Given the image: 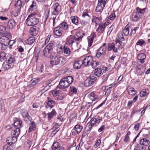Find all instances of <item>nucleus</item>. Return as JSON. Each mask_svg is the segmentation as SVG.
Returning a JSON list of instances; mask_svg holds the SVG:
<instances>
[{
    "instance_id": "obj_36",
    "label": "nucleus",
    "mask_w": 150,
    "mask_h": 150,
    "mask_svg": "<svg viewBox=\"0 0 150 150\" xmlns=\"http://www.w3.org/2000/svg\"><path fill=\"white\" fill-rule=\"evenodd\" d=\"M108 76L109 75L108 74H105L101 77V84H104L106 82Z\"/></svg>"
},
{
    "instance_id": "obj_64",
    "label": "nucleus",
    "mask_w": 150,
    "mask_h": 150,
    "mask_svg": "<svg viewBox=\"0 0 150 150\" xmlns=\"http://www.w3.org/2000/svg\"><path fill=\"white\" fill-rule=\"evenodd\" d=\"M17 137H12L11 138V142H10V144H11L12 145L13 144H14L16 142V138Z\"/></svg>"
},
{
    "instance_id": "obj_16",
    "label": "nucleus",
    "mask_w": 150,
    "mask_h": 150,
    "mask_svg": "<svg viewBox=\"0 0 150 150\" xmlns=\"http://www.w3.org/2000/svg\"><path fill=\"white\" fill-rule=\"evenodd\" d=\"M96 34L95 32L92 33L91 35L88 37V45L90 47L92 45L94 38L96 37Z\"/></svg>"
},
{
    "instance_id": "obj_15",
    "label": "nucleus",
    "mask_w": 150,
    "mask_h": 150,
    "mask_svg": "<svg viewBox=\"0 0 150 150\" xmlns=\"http://www.w3.org/2000/svg\"><path fill=\"white\" fill-rule=\"evenodd\" d=\"M146 58V55L144 53L139 54L137 56L138 62L141 63H144L145 62V59Z\"/></svg>"
},
{
    "instance_id": "obj_50",
    "label": "nucleus",
    "mask_w": 150,
    "mask_h": 150,
    "mask_svg": "<svg viewBox=\"0 0 150 150\" xmlns=\"http://www.w3.org/2000/svg\"><path fill=\"white\" fill-rule=\"evenodd\" d=\"M82 16L85 19L88 18V17L90 18L89 15L88 14L87 11H85L83 12L82 15Z\"/></svg>"
},
{
    "instance_id": "obj_24",
    "label": "nucleus",
    "mask_w": 150,
    "mask_h": 150,
    "mask_svg": "<svg viewBox=\"0 0 150 150\" xmlns=\"http://www.w3.org/2000/svg\"><path fill=\"white\" fill-rule=\"evenodd\" d=\"M106 27V25L105 23L103 24H100L99 25L98 28L96 30V31L99 33H102Z\"/></svg>"
},
{
    "instance_id": "obj_52",
    "label": "nucleus",
    "mask_w": 150,
    "mask_h": 150,
    "mask_svg": "<svg viewBox=\"0 0 150 150\" xmlns=\"http://www.w3.org/2000/svg\"><path fill=\"white\" fill-rule=\"evenodd\" d=\"M145 71V69L144 68L138 69L137 70V72L138 74L139 75H141L143 74Z\"/></svg>"
},
{
    "instance_id": "obj_33",
    "label": "nucleus",
    "mask_w": 150,
    "mask_h": 150,
    "mask_svg": "<svg viewBox=\"0 0 150 150\" xmlns=\"http://www.w3.org/2000/svg\"><path fill=\"white\" fill-rule=\"evenodd\" d=\"M83 127L81 126L77 125L74 127L73 130H76L77 134L79 133L82 131Z\"/></svg>"
},
{
    "instance_id": "obj_1",
    "label": "nucleus",
    "mask_w": 150,
    "mask_h": 150,
    "mask_svg": "<svg viewBox=\"0 0 150 150\" xmlns=\"http://www.w3.org/2000/svg\"><path fill=\"white\" fill-rule=\"evenodd\" d=\"M73 78L71 76H68L62 79L60 81L59 85L57 87L58 88L64 89L68 87L73 81Z\"/></svg>"
},
{
    "instance_id": "obj_47",
    "label": "nucleus",
    "mask_w": 150,
    "mask_h": 150,
    "mask_svg": "<svg viewBox=\"0 0 150 150\" xmlns=\"http://www.w3.org/2000/svg\"><path fill=\"white\" fill-rule=\"evenodd\" d=\"M9 141V138H7L6 139L7 143V144H5L3 146V150H9V148L8 146L9 145V142H8Z\"/></svg>"
},
{
    "instance_id": "obj_23",
    "label": "nucleus",
    "mask_w": 150,
    "mask_h": 150,
    "mask_svg": "<svg viewBox=\"0 0 150 150\" xmlns=\"http://www.w3.org/2000/svg\"><path fill=\"white\" fill-rule=\"evenodd\" d=\"M141 15L137 13L136 12L132 13V19L134 21H137L140 18Z\"/></svg>"
},
{
    "instance_id": "obj_51",
    "label": "nucleus",
    "mask_w": 150,
    "mask_h": 150,
    "mask_svg": "<svg viewBox=\"0 0 150 150\" xmlns=\"http://www.w3.org/2000/svg\"><path fill=\"white\" fill-rule=\"evenodd\" d=\"M100 20L101 18H100L94 16L92 19V22L93 23H96V24H97V23H98Z\"/></svg>"
},
{
    "instance_id": "obj_42",
    "label": "nucleus",
    "mask_w": 150,
    "mask_h": 150,
    "mask_svg": "<svg viewBox=\"0 0 150 150\" xmlns=\"http://www.w3.org/2000/svg\"><path fill=\"white\" fill-rule=\"evenodd\" d=\"M35 38L34 37H30L27 40V42L29 45L33 44L35 41Z\"/></svg>"
},
{
    "instance_id": "obj_54",
    "label": "nucleus",
    "mask_w": 150,
    "mask_h": 150,
    "mask_svg": "<svg viewBox=\"0 0 150 150\" xmlns=\"http://www.w3.org/2000/svg\"><path fill=\"white\" fill-rule=\"evenodd\" d=\"M129 94L131 95H134L136 93V91L134 88H132L131 90H129Z\"/></svg>"
},
{
    "instance_id": "obj_61",
    "label": "nucleus",
    "mask_w": 150,
    "mask_h": 150,
    "mask_svg": "<svg viewBox=\"0 0 150 150\" xmlns=\"http://www.w3.org/2000/svg\"><path fill=\"white\" fill-rule=\"evenodd\" d=\"M51 36V35H49L47 36V37L45 42V45H46L48 43V42H49L50 40V38Z\"/></svg>"
},
{
    "instance_id": "obj_44",
    "label": "nucleus",
    "mask_w": 150,
    "mask_h": 150,
    "mask_svg": "<svg viewBox=\"0 0 150 150\" xmlns=\"http://www.w3.org/2000/svg\"><path fill=\"white\" fill-rule=\"evenodd\" d=\"M146 9V8L141 9L139 7H137L136 8L137 12L136 13L140 15L143 14L144 13Z\"/></svg>"
},
{
    "instance_id": "obj_49",
    "label": "nucleus",
    "mask_w": 150,
    "mask_h": 150,
    "mask_svg": "<svg viewBox=\"0 0 150 150\" xmlns=\"http://www.w3.org/2000/svg\"><path fill=\"white\" fill-rule=\"evenodd\" d=\"M57 50V52L59 54L62 53L63 52V49L62 45H58Z\"/></svg>"
},
{
    "instance_id": "obj_58",
    "label": "nucleus",
    "mask_w": 150,
    "mask_h": 150,
    "mask_svg": "<svg viewBox=\"0 0 150 150\" xmlns=\"http://www.w3.org/2000/svg\"><path fill=\"white\" fill-rule=\"evenodd\" d=\"M116 17L114 13H112L110 14L108 17V18L111 20H113Z\"/></svg>"
},
{
    "instance_id": "obj_41",
    "label": "nucleus",
    "mask_w": 150,
    "mask_h": 150,
    "mask_svg": "<svg viewBox=\"0 0 150 150\" xmlns=\"http://www.w3.org/2000/svg\"><path fill=\"white\" fill-rule=\"evenodd\" d=\"M123 33L125 36H127L129 35V29L128 25H126L124 29L123 30Z\"/></svg>"
},
{
    "instance_id": "obj_12",
    "label": "nucleus",
    "mask_w": 150,
    "mask_h": 150,
    "mask_svg": "<svg viewBox=\"0 0 150 150\" xmlns=\"http://www.w3.org/2000/svg\"><path fill=\"white\" fill-rule=\"evenodd\" d=\"M92 58L91 56L86 57L83 60H81L82 64L85 66L91 65V62L92 61Z\"/></svg>"
},
{
    "instance_id": "obj_39",
    "label": "nucleus",
    "mask_w": 150,
    "mask_h": 150,
    "mask_svg": "<svg viewBox=\"0 0 150 150\" xmlns=\"http://www.w3.org/2000/svg\"><path fill=\"white\" fill-rule=\"evenodd\" d=\"M60 144L58 142H54L52 146V148L53 149H57L60 147Z\"/></svg>"
},
{
    "instance_id": "obj_22",
    "label": "nucleus",
    "mask_w": 150,
    "mask_h": 150,
    "mask_svg": "<svg viewBox=\"0 0 150 150\" xmlns=\"http://www.w3.org/2000/svg\"><path fill=\"white\" fill-rule=\"evenodd\" d=\"M0 42L9 44V39L8 37L7 36L2 37L0 38Z\"/></svg>"
},
{
    "instance_id": "obj_27",
    "label": "nucleus",
    "mask_w": 150,
    "mask_h": 150,
    "mask_svg": "<svg viewBox=\"0 0 150 150\" xmlns=\"http://www.w3.org/2000/svg\"><path fill=\"white\" fill-rule=\"evenodd\" d=\"M59 26L62 28V30L63 29L66 31L68 30L69 25L66 22L62 23L59 24Z\"/></svg>"
},
{
    "instance_id": "obj_40",
    "label": "nucleus",
    "mask_w": 150,
    "mask_h": 150,
    "mask_svg": "<svg viewBox=\"0 0 150 150\" xmlns=\"http://www.w3.org/2000/svg\"><path fill=\"white\" fill-rule=\"evenodd\" d=\"M37 8L36 3L34 1H33L32 4L30 5L29 9V11H32Z\"/></svg>"
},
{
    "instance_id": "obj_53",
    "label": "nucleus",
    "mask_w": 150,
    "mask_h": 150,
    "mask_svg": "<svg viewBox=\"0 0 150 150\" xmlns=\"http://www.w3.org/2000/svg\"><path fill=\"white\" fill-rule=\"evenodd\" d=\"M142 144H137L135 147L134 149L136 150H143V147Z\"/></svg>"
},
{
    "instance_id": "obj_56",
    "label": "nucleus",
    "mask_w": 150,
    "mask_h": 150,
    "mask_svg": "<svg viewBox=\"0 0 150 150\" xmlns=\"http://www.w3.org/2000/svg\"><path fill=\"white\" fill-rule=\"evenodd\" d=\"M145 42L143 40L141 39L139 40L136 43L137 45H139L140 46H142L144 45Z\"/></svg>"
},
{
    "instance_id": "obj_46",
    "label": "nucleus",
    "mask_w": 150,
    "mask_h": 150,
    "mask_svg": "<svg viewBox=\"0 0 150 150\" xmlns=\"http://www.w3.org/2000/svg\"><path fill=\"white\" fill-rule=\"evenodd\" d=\"M98 65L99 63L96 61L93 60L92 58V61L91 62V65L92 67L93 68H95Z\"/></svg>"
},
{
    "instance_id": "obj_57",
    "label": "nucleus",
    "mask_w": 150,
    "mask_h": 150,
    "mask_svg": "<svg viewBox=\"0 0 150 150\" xmlns=\"http://www.w3.org/2000/svg\"><path fill=\"white\" fill-rule=\"evenodd\" d=\"M1 49L3 50H5L8 47V44H6V43H1Z\"/></svg>"
},
{
    "instance_id": "obj_25",
    "label": "nucleus",
    "mask_w": 150,
    "mask_h": 150,
    "mask_svg": "<svg viewBox=\"0 0 150 150\" xmlns=\"http://www.w3.org/2000/svg\"><path fill=\"white\" fill-rule=\"evenodd\" d=\"M57 114V112H56L54 109H53L52 111L50 112H48L47 114L48 116V120H50L52 118L53 116L56 115Z\"/></svg>"
},
{
    "instance_id": "obj_5",
    "label": "nucleus",
    "mask_w": 150,
    "mask_h": 150,
    "mask_svg": "<svg viewBox=\"0 0 150 150\" xmlns=\"http://www.w3.org/2000/svg\"><path fill=\"white\" fill-rule=\"evenodd\" d=\"M54 46V44L52 43H50L47 45L43 51L45 56L48 58L51 56V51L52 50Z\"/></svg>"
},
{
    "instance_id": "obj_48",
    "label": "nucleus",
    "mask_w": 150,
    "mask_h": 150,
    "mask_svg": "<svg viewBox=\"0 0 150 150\" xmlns=\"http://www.w3.org/2000/svg\"><path fill=\"white\" fill-rule=\"evenodd\" d=\"M117 37L118 39L120 40V42L122 41L125 40V39L124 38L123 35L121 32H120L117 34Z\"/></svg>"
},
{
    "instance_id": "obj_6",
    "label": "nucleus",
    "mask_w": 150,
    "mask_h": 150,
    "mask_svg": "<svg viewBox=\"0 0 150 150\" xmlns=\"http://www.w3.org/2000/svg\"><path fill=\"white\" fill-rule=\"evenodd\" d=\"M52 93L53 97H56V99L58 100H62L66 96V94L63 93L62 91L57 89L53 91Z\"/></svg>"
},
{
    "instance_id": "obj_37",
    "label": "nucleus",
    "mask_w": 150,
    "mask_h": 150,
    "mask_svg": "<svg viewBox=\"0 0 150 150\" xmlns=\"http://www.w3.org/2000/svg\"><path fill=\"white\" fill-rule=\"evenodd\" d=\"M38 81H39V80L35 78L33 79L30 82V84L29 86V87H31L35 85Z\"/></svg>"
},
{
    "instance_id": "obj_32",
    "label": "nucleus",
    "mask_w": 150,
    "mask_h": 150,
    "mask_svg": "<svg viewBox=\"0 0 150 150\" xmlns=\"http://www.w3.org/2000/svg\"><path fill=\"white\" fill-rule=\"evenodd\" d=\"M20 129H16L11 132V135L12 137H17L20 133Z\"/></svg>"
},
{
    "instance_id": "obj_28",
    "label": "nucleus",
    "mask_w": 150,
    "mask_h": 150,
    "mask_svg": "<svg viewBox=\"0 0 150 150\" xmlns=\"http://www.w3.org/2000/svg\"><path fill=\"white\" fill-rule=\"evenodd\" d=\"M29 128L28 130L29 132L34 130L36 128V125L35 122L33 121L29 124Z\"/></svg>"
},
{
    "instance_id": "obj_35",
    "label": "nucleus",
    "mask_w": 150,
    "mask_h": 150,
    "mask_svg": "<svg viewBox=\"0 0 150 150\" xmlns=\"http://www.w3.org/2000/svg\"><path fill=\"white\" fill-rule=\"evenodd\" d=\"M63 52L68 55H70L71 53V51L68 47L66 45H64L63 48Z\"/></svg>"
},
{
    "instance_id": "obj_18",
    "label": "nucleus",
    "mask_w": 150,
    "mask_h": 150,
    "mask_svg": "<svg viewBox=\"0 0 150 150\" xmlns=\"http://www.w3.org/2000/svg\"><path fill=\"white\" fill-rule=\"evenodd\" d=\"M47 104L49 107L52 108H53L55 105V103L54 100H52V99L49 98L47 97Z\"/></svg>"
},
{
    "instance_id": "obj_38",
    "label": "nucleus",
    "mask_w": 150,
    "mask_h": 150,
    "mask_svg": "<svg viewBox=\"0 0 150 150\" xmlns=\"http://www.w3.org/2000/svg\"><path fill=\"white\" fill-rule=\"evenodd\" d=\"M90 19V18L89 17L88 18L86 19V20L85 18L82 20L81 21V24L83 26H85L89 23V22Z\"/></svg>"
},
{
    "instance_id": "obj_63",
    "label": "nucleus",
    "mask_w": 150,
    "mask_h": 150,
    "mask_svg": "<svg viewBox=\"0 0 150 150\" xmlns=\"http://www.w3.org/2000/svg\"><path fill=\"white\" fill-rule=\"evenodd\" d=\"M115 27L114 26V25H112L108 29V32L107 34H108L110 35V33L113 30L114 28Z\"/></svg>"
},
{
    "instance_id": "obj_17",
    "label": "nucleus",
    "mask_w": 150,
    "mask_h": 150,
    "mask_svg": "<svg viewBox=\"0 0 150 150\" xmlns=\"http://www.w3.org/2000/svg\"><path fill=\"white\" fill-rule=\"evenodd\" d=\"M53 32L55 35L56 36H60L62 35V30L61 28L58 26L55 28Z\"/></svg>"
},
{
    "instance_id": "obj_62",
    "label": "nucleus",
    "mask_w": 150,
    "mask_h": 150,
    "mask_svg": "<svg viewBox=\"0 0 150 150\" xmlns=\"http://www.w3.org/2000/svg\"><path fill=\"white\" fill-rule=\"evenodd\" d=\"M137 28V27H135L133 30H131L130 33L131 36H133L135 34Z\"/></svg>"
},
{
    "instance_id": "obj_14",
    "label": "nucleus",
    "mask_w": 150,
    "mask_h": 150,
    "mask_svg": "<svg viewBox=\"0 0 150 150\" xmlns=\"http://www.w3.org/2000/svg\"><path fill=\"white\" fill-rule=\"evenodd\" d=\"M62 58V57L59 55L53 56L51 59V63L54 65L58 64L60 63Z\"/></svg>"
},
{
    "instance_id": "obj_7",
    "label": "nucleus",
    "mask_w": 150,
    "mask_h": 150,
    "mask_svg": "<svg viewBox=\"0 0 150 150\" xmlns=\"http://www.w3.org/2000/svg\"><path fill=\"white\" fill-rule=\"evenodd\" d=\"M106 4L105 0H98V3L97 6L96 11L101 13Z\"/></svg>"
},
{
    "instance_id": "obj_55",
    "label": "nucleus",
    "mask_w": 150,
    "mask_h": 150,
    "mask_svg": "<svg viewBox=\"0 0 150 150\" xmlns=\"http://www.w3.org/2000/svg\"><path fill=\"white\" fill-rule=\"evenodd\" d=\"M5 54L4 52H0V61L2 62L5 56Z\"/></svg>"
},
{
    "instance_id": "obj_11",
    "label": "nucleus",
    "mask_w": 150,
    "mask_h": 150,
    "mask_svg": "<svg viewBox=\"0 0 150 150\" xmlns=\"http://www.w3.org/2000/svg\"><path fill=\"white\" fill-rule=\"evenodd\" d=\"M21 112L22 115L25 121H28L29 120L31 122L32 120V118L29 115L27 110L25 109H22L21 110Z\"/></svg>"
},
{
    "instance_id": "obj_60",
    "label": "nucleus",
    "mask_w": 150,
    "mask_h": 150,
    "mask_svg": "<svg viewBox=\"0 0 150 150\" xmlns=\"http://www.w3.org/2000/svg\"><path fill=\"white\" fill-rule=\"evenodd\" d=\"M70 90L71 92L76 93L77 92V90L76 88L74 86H71L70 87Z\"/></svg>"
},
{
    "instance_id": "obj_10",
    "label": "nucleus",
    "mask_w": 150,
    "mask_h": 150,
    "mask_svg": "<svg viewBox=\"0 0 150 150\" xmlns=\"http://www.w3.org/2000/svg\"><path fill=\"white\" fill-rule=\"evenodd\" d=\"M106 44L104 43L99 49L98 50L96 53V56L99 58L102 55L105 54L106 50V47L105 46Z\"/></svg>"
},
{
    "instance_id": "obj_20",
    "label": "nucleus",
    "mask_w": 150,
    "mask_h": 150,
    "mask_svg": "<svg viewBox=\"0 0 150 150\" xmlns=\"http://www.w3.org/2000/svg\"><path fill=\"white\" fill-rule=\"evenodd\" d=\"M38 29L36 27H31L30 29V34L32 36L36 35L38 33Z\"/></svg>"
},
{
    "instance_id": "obj_30",
    "label": "nucleus",
    "mask_w": 150,
    "mask_h": 150,
    "mask_svg": "<svg viewBox=\"0 0 150 150\" xmlns=\"http://www.w3.org/2000/svg\"><path fill=\"white\" fill-rule=\"evenodd\" d=\"M94 73L96 76L98 77L100 76L103 74L102 68H97L95 70Z\"/></svg>"
},
{
    "instance_id": "obj_59",
    "label": "nucleus",
    "mask_w": 150,
    "mask_h": 150,
    "mask_svg": "<svg viewBox=\"0 0 150 150\" xmlns=\"http://www.w3.org/2000/svg\"><path fill=\"white\" fill-rule=\"evenodd\" d=\"M129 133V132L127 133L125 135V138L124 139V141L125 143L129 141V137L128 135V134Z\"/></svg>"
},
{
    "instance_id": "obj_26",
    "label": "nucleus",
    "mask_w": 150,
    "mask_h": 150,
    "mask_svg": "<svg viewBox=\"0 0 150 150\" xmlns=\"http://www.w3.org/2000/svg\"><path fill=\"white\" fill-rule=\"evenodd\" d=\"M15 1L12 0L11 4H14L16 8H19L20 10L22 5L21 1L20 0H18L17 1L16 3H15Z\"/></svg>"
},
{
    "instance_id": "obj_3",
    "label": "nucleus",
    "mask_w": 150,
    "mask_h": 150,
    "mask_svg": "<svg viewBox=\"0 0 150 150\" xmlns=\"http://www.w3.org/2000/svg\"><path fill=\"white\" fill-rule=\"evenodd\" d=\"M122 47L123 45L121 44L120 41L118 40L115 41V44L109 43L108 45V50L110 51L112 50L114 52L117 53L118 49H122Z\"/></svg>"
},
{
    "instance_id": "obj_2",
    "label": "nucleus",
    "mask_w": 150,
    "mask_h": 150,
    "mask_svg": "<svg viewBox=\"0 0 150 150\" xmlns=\"http://www.w3.org/2000/svg\"><path fill=\"white\" fill-rule=\"evenodd\" d=\"M36 13H31L29 15L26 20V24L29 26H32L37 24L39 22V19L36 17Z\"/></svg>"
},
{
    "instance_id": "obj_9",
    "label": "nucleus",
    "mask_w": 150,
    "mask_h": 150,
    "mask_svg": "<svg viewBox=\"0 0 150 150\" xmlns=\"http://www.w3.org/2000/svg\"><path fill=\"white\" fill-rule=\"evenodd\" d=\"M96 78L93 75L90 76L86 80L84 85L85 86L89 87L92 86L96 80Z\"/></svg>"
},
{
    "instance_id": "obj_29",
    "label": "nucleus",
    "mask_w": 150,
    "mask_h": 150,
    "mask_svg": "<svg viewBox=\"0 0 150 150\" xmlns=\"http://www.w3.org/2000/svg\"><path fill=\"white\" fill-rule=\"evenodd\" d=\"M20 12V10L19 8H15L14 9L12 10L11 13L12 17H16L19 15Z\"/></svg>"
},
{
    "instance_id": "obj_43",
    "label": "nucleus",
    "mask_w": 150,
    "mask_h": 150,
    "mask_svg": "<svg viewBox=\"0 0 150 150\" xmlns=\"http://www.w3.org/2000/svg\"><path fill=\"white\" fill-rule=\"evenodd\" d=\"M78 18L76 16L71 17V18L72 23L75 25H77L78 23Z\"/></svg>"
},
{
    "instance_id": "obj_4",
    "label": "nucleus",
    "mask_w": 150,
    "mask_h": 150,
    "mask_svg": "<svg viewBox=\"0 0 150 150\" xmlns=\"http://www.w3.org/2000/svg\"><path fill=\"white\" fill-rule=\"evenodd\" d=\"M83 37L81 35H80V36H79L77 34H75L73 36H70L67 39L65 44L67 45H72L75 41H79Z\"/></svg>"
},
{
    "instance_id": "obj_19",
    "label": "nucleus",
    "mask_w": 150,
    "mask_h": 150,
    "mask_svg": "<svg viewBox=\"0 0 150 150\" xmlns=\"http://www.w3.org/2000/svg\"><path fill=\"white\" fill-rule=\"evenodd\" d=\"M88 97L93 102L97 100L98 98V96L92 92L90 93L88 95Z\"/></svg>"
},
{
    "instance_id": "obj_45",
    "label": "nucleus",
    "mask_w": 150,
    "mask_h": 150,
    "mask_svg": "<svg viewBox=\"0 0 150 150\" xmlns=\"http://www.w3.org/2000/svg\"><path fill=\"white\" fill-rule=\"evenodd\" d=\"M16 23L14 20H10V29H13L15 27Z\"/></svg>"
},
{
    "instance_id": "obj_34",
    "label": "nucleus",
    "mask_w": 150,
    "mask_h": 150,
    "mask_svg": "<svg viewBox=\"0 0 150 150\" xmlns=\"http://www.w3.org/2000/svg\"><path fill=\"white\" fill-rule=\"evenodd\" d=\"M81 60H79L78 62H75L74 64V68L75 69H77L81 67L82 65Z\"/></svg>"
},
{
    "instance_id": "obj_31",
    "label": "nucleus",
    "mask_w": 150,
    "mask_h": 150,
    "mask_svg": "<svg viewBox=\"0 0 150 150\" xmlns=\"http://www.w3.org/2000/svg\"><path fill=\"white\" fill-rule=\"evenodd\" d=\"M149 94V91L148 90L144 89L140 91V96L142 97H144L147 96Z\"/></svg>"
},
{
    "instance_id": "obj_8",
    "label": "nucleus",
    "mask_w": 150,
    "mask_h": 150,
    "mask_svg": "<svg viewBox=\"0 0 150 150\" xmlns=\"http://www.w3.org/2000/svg\"><path fill=\"white\" fill-rule=\"evenodd\" d=\"M61 8L58 3H55L51 8L53 14L57 16L61 11Z\"/></svg>"
},
{
    "instance_id": "obj_13",
    "label": "nucleus",
    "mask_w": 150,
    "mask_h": 150,
    "mask_svg": "<svg viewBox=\"0 0 150 150\" xmlns=\"http://www.w3.org/2000/svg\"><path fill=\"white\" fill-rule=\"evenodd\" d=\"M14 125L16 129H19L22 127V121L19 118H15L14 120Z\"/></svg>"
},
{
    "instance_id": "obj_21",
    "label": "nucleus",
    "mask_w": 150,
    "mask_h": 150,
    "mask_svg": "<svg viewBox=\"0 0 150 150\" xmlns=\"http://www.w3.org/2000/svg\"><path fill=\"white\" fill-rule=\"evenodd\" d=\"M150 143V141L146 138L142 139L140 141V144H142L144 146H148L149 145Z\"/></svg>"
}]
</instances>
